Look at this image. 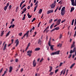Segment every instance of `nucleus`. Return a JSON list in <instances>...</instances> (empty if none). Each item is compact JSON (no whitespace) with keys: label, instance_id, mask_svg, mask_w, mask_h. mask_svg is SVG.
<instances>
[{"label":"nucleus","instance_id":"1","mask_svg":"<svg viewBox=\"0 0 76 76\" xmlns=\"http://www.w3.org/2000/svg\"><path fill=\"white\" fill-rule=\"evenodd\" d=\"M75 42H73V44L71 45V48H74L73 50H70L69 52L70 54H72L73 53L75 52V56H76V48L75 47Z\"/></svg>","mask_w":76,"mask_h":76},{"label":"nucleus","instance_id":"2","mask_svg":"<svg viewBox=\"0 0 76 76\" xmlns=\"http://www.w3.org/2000/svg\"><path fill=\"white\" fill-rule=\"evenodd\" d=\"M56 1L55 0L54 2L50 6L51 9H54L56 6Z\"/></svg>","mask_w":76,"mask_h":76},{"label":"nucleus","instance_id":"3","mask_svg":"<svg viewBox=\"0 0 76 76\" xmlns=\"http://www.w3.org/2000/svg\"><path fill=\"white\" fill-rule=\"evenodd\" d=\"M32 65L33 67H35L37 65V62L35 61V59H34Z\"/></svg>","mask_w":76,"mask_h":76},{"label":"nucleus","instance_id":"4","mask_svg":"<svg viewBox=\"0 0 76 76\" xmlns=\"http://www.w3.org/2000/svg\"><path fill=\"white\" fill-rule=\"evenodd\" d=\"M27 56H29V57H31V54L32 53V50H28L27 52Z\"/></svg>","mask_w":76,"mask_h":76},{"label":"nucleus","instance_id":"5","mask_svg":"<svg viewBox=\"0 0 76 76\" xmlns=\"http://www.w3.org/2000/svg\"><path fill=\"white\" fill-rule=\"evenodd\" d=\"M72 5V6H76V0L75 1V0H71Z\"/></svg>","mask_w":76,"mask_h":76},{"label":"nucleus","instance_id":"6","mask_svg":"<svg viewBox=\"0 0 76 76\" xmlns=\"http://www.w3.org/2000/svg\"><path fill=\"white\" fill-rule=\"evenodd\" d=\"M61 19H59L58 20L56 23V24H57V25H59L60 24V23H61Z\"/></svg>","mask_w":76,"mask_h":76},{"label":"nucleus","instance_id":"7","mask_svg":"<svg viewBox=\"0 0 76 76\" xmlns=\"http://www.w3.org/2000/svg\"><path fill=\"white\" fill-rule=\"evenodd\" d=\"M66 11H61V16H64L65 14Z\"/></svg>","mask_w":76,"mask_h":76},{"label":"nucleus","instance_id":"8","mask_svg":"<svg viewBox=\"0 0 76 76\" xmlns=\"http://www.w3.org/2000/svg\"><path fill=\"white\" fill-rule=\"evenodd\" d=\"M29 31H28L24 35V37H25V36H26V37H28V35L29 34Z\"/></svg>","mask_w":76,"mask_h":76},{"label":"nucleus","instance_id":"9","mask_svg":"<svg viewBox=\"0 0 76 76\" xmlns=\"http://www.w3.org/2000/svg\"><path fill=\"white\" fill-rule=\"evenodd\" d=\"M19 41H18V39H17L16 41L15 42V43H16V45H15L16 47H17L19 44Z\"/></svg>","mask_w":76,"mask_h":76},{"label":"nucleus","instance_id":"10","mask_svg":"<svg viewBox=\"0 0 76 76\" xmlns=\"http://www.w3.org/2000/svg\"><path fill=\"white\" fill-rule=\"evenodd\" d=\"M12 69L13 68H12V66H10V70L9 71L10 73H11L12 71Z\"/></svg>","mask_w":76,"mask_h":76},{"label":"nucleus","instance_id":"11","mask_svg":"<svg viewBox=\"0 0 76 76\" xmlns=\"http://www.w3.org/2000/svg\"><path fill=\"white\" fill-rule=\"evenodd\" d=\"M42 42V41H41V39H40L38 40V44H39L40 45H41V44Z\"/></svg>","mask_w":76,"mask_h":76},{"label":"nucleus","instance_id":"12","mask_svg":"<svg viewBox=\"0 0 76 76\" xmlns=\"http://www.w3.org/2000/svg\"><path fill=\"white\" fill-rule=\"evenodd\" d=\"M51 37H50V38L49 39V41L48 43V44L49 46H50V43L51 42Z\"/></svg>","mask_w":76,"mask_h":76},{"label":"nucleus","instance_id":"13","mask_svg":"<svg viewBox=\"0 0 76 76\" xmlns=\"http://www.w3.org/2000/svg\"><path fill=\"white\" fill-rule=\"evenodd\" d=\"M74 9H75L74 7H72L71 8L70 12H73V11L74 10Z\"/></svg>","mask_w":76,"mask_h":76},{"label":"nucleus","instance_id":"14","mask_svg":"<svg viewBox=\"0 0 76 76\" xmlns=\"http://www.w3.org/2000/svg\"><path fill=\"white\" fill-rule=\"evenodd\" d=\"M65 8H66L65 7H63L61 10V11H66V10H65Z\"/></svg>","mask_w":76,"mask_h":76},{"label":"nucleus","instance_id":"15","mask_svg":"<svg viewBox=\"0 0 76 76\" xmlns=\"http://www.w3.org/2000/svg\"><path fill=\"white\" fill-rule=\"evenodd\" d=\"M55 55L59 54H60V50H58V51L55 52Z\"/></svg>","mask_w":76,"mask_h":76},{"label":"nucleus","instance_id":"16","mask_svg":"<svg viewBox=\"0 0 76 76\" xmlns=\"http://www.w3.org/2000/svg\"><path fill=\"white\" fill-rule=\"evenodd\" d=\"M7 46V44H5L4 46V48H3V50L4 51L6 48V46Z\"/></svg>","mask_w":76,"mask_h":76},{"label":"nucleus","instance_id":"17","mask_svg":"<svg viewBox=\"0 0 76 76\" xmlns=\"http://www.w3.org/2000/svg\"><path fill=\"white\" fill-rule=\"evenodd\" d=\"M40 49V48H37L35 49V51H38Z\"/></svg>","mask_w":76,"mask_h":76},{"label":"nucleus","instance_id":"18","mask_svg":"<svg viewBox=\"0 0 76 76\" xmlns=\"http://www.w3.org/2000/svg\"><path fill=\"white\" fill-rule=\"evenodd\" d=\"M27 16H28V18H31V17H32V15H31L29 14V13H28L27 14Z\"/></svg>","mask_w":76,"mask_h":76},{"label":"nucleus","instance_id":"19","mask_svg":"<svg viewBox=\"0 0 76 76\" xmlns=\"http://www.w3.org/2000/svg\"><path fill=\"white\" fill-rule=\"evenodd\" d=\"M42 10L41 9H40V10L39 11V14H41V12H42Z\"/></svg>","mask_w":76,"mask_h":76},{"label":"nucleus","instance_id":"20","mask_svg":"<svg viewBox=\"0 0 76 76\" xmlns=\"http://www.w3.org/2000/svg\"><path fill=\"white\" fill-rule=\"evenodd\" d=\"M50 46H49L50 47V50H52V51H53V50H54V48H53V46H51L50 44Z\"/></svg>","mask_w":76,"mask_h":76},{"label":"nucleus","instance_id":"21","mask_svg":"<svg viewBox=\"0 0 76 76\" xmlns=\"http://www.w3.org/2000/svg\"><path fill=\"white\" fill-rule=\"evenodd\" d=\"M10 31H9L6 34V37H8V36H9V34H10Z\"/></svg>","mask_w":76,"mask_h":76},{"label":"nucleus","instance_id":"22","mask_svg":"<svg viewBox=\"0 0 76 76\" xmlns=\"http://www.w3.org/2000/svg\"><path fill=\"white\" fill-rule=\"evenodd\" d=\"M75 63H74L73 64H72L70 66V69H72V67H73L74 66H75Z\"/></svg>","mask_w":76,"mask_h":76},{"label":"nucleus","instance_id":"23","mask_svg":"<svg viewBox=\"0 0 76 76\" xmlns=\"http://www.w3.org/2000/svg\"><path fill=\"white\" fill-rule=\"evenodd\" d=\"M50 69L49 70V72H51V70H52L53 67L51 66H50Z\"/></svg>","mask_w":76,"mask_h":76},{"label":"nucleus","instance_id":"24","mask_svg":"<svg viewBox=\"0 0 76 76\" xmlns=\"http://www.w3.org/2000/svg\"><path fill=\"white\" fill-rule=\"evenodd\" d=\"M4 31H2V32L1 33V37H2V36H3V34H4Z\"/></svg>","mask_w":76,"mask_h":76},{"label":"nucleus","instance_id":"25","mask_svg":"<svg viewBox=\"0 0 76 76\" xmlns=\"http://www.w3.org/2000/svg\"><path fill=\"white\" fill-rule=\"evenodd\" d=\"M7 6H5L4 7V10L5 11H6V10H7Z\"/></svg>","mask_w":76,"mask_h":76},{"label":"nucleus","instance_id":"26","mask_svg":"<svg viewBox=\"0 0 76 76\" xmlns=\"http://www.w3.org/2000/svg\"><path fill=\"white\" fill-rule=\"evenodd\" d=\"M53 74H54V72H51L49 74V75H51V76H52Z\"/></svg>","mask_w":76,"mask_h":76},{"label":"nucleus","instance_id":"27","mask_svg":"<svg viewBox=\"0 0 76 76\" xmlns=\"http://www.w3.org/2000/svg\"><path fill=\"white\" fill-rule=\"evenodd\" d=\"M66 68H65L64 70V72L63 73V75H64L65 74V73L66 72Z\"/></svg>","mask_w":76,"mask_h":76},{"label":"nucleus","instance_id":"28","mask_svg":"<svg viewBox=\"0 0 76 76\" xmlns=\"http://www.w3.org/2000/svg\"><path fill=\"white\" fill-rule=\"evenodd\" d=\"M55 30H58L59 29V27H57L55 28Z\"/></svg>","mask_w":76,"mask_h":76},{"label":"nucleus","instance_id":"29","mask_svg":"<svg viewBox=\"0 0 76 76\" xmlns=\"http://www.w3.org/2000/svg\"><path fill=\"white\" fill-rule=\"evenodd\" d=\"M25 6H26V5H24L23 6H22L21 8V9H23V7H25Z\"/></svg>","mask_w":76,"mask_h":76},{"label":"nucleus","instance_id":"30","mask_svg":"<svg viewBox=\"0 0 76 76\" xmlns=\"http://www.w3.org/2000/svg\"><path fill=\"white\" fill-rule=\"evenodd\" d=\"M56 55V53L55 52L52 53H50V55H51V56H53V55Z\"/></svg>","mask_w":76,"mask_h":76},{"label":"nucleus","instance_id":"31","mask_svg":"<svg viewBox=\"0 0 76 76\" xmlns=\"http://www.w3.org/2000/svg\"><path fill=\"white\" fill-rule=\"evenodd\" d=\"M58 3L59 4H60H60H62V3H63V1H62L61 0V1H60L59 2H58Z\"/></svg>","mask_w":76,"mask_h":76},{"label":"nucleus","instance_id":"32","mask_svg":"<svg viewBox=\"0 0 76 76\" xmlns=\"http://www.w3.org/2000/svg\"><path fill=\"white\" fill-rule=\"evenodd\" d=\"M41 22H40L39 23L38 25L37 26V27L38 28H39V27L40 26V25H41Z\"/></svg>","mask_w":76,"mask_h":76},{"label":"nucleus","instance_id":"33","mask_svg":"<svg viewBox=\"0 0 76 76\" xmlns=\"http://www.w3.org/2000/svg\"><path fill=\"white\" fill-rule=\"evenodd\" d=\"M30 45H31V43L30 42H29L28 45L27 47H28V48H29V46H30Z\"/></svg>","mask_w":76,"mask_h":76},{"label":"nucleus","instance_id":"34","mask_svg":"<svg viewBox=\"0 0 76 76\" xmlns=\"http://www.w3.org/2000/svg\"><path fill=\"white\" fill-rule=\"evenodd\" d=\"M51 10H49L48 12H47V14H50V13H51Z\"/></svg>","mask_w":76,"mask_h":76},{"label":"nucleus","instance_id":"35","mask_svg":"<svg viewBox=\"0 0 76 76\" xmlns=\"http://www.w3.org/2000/svg\"><path fill=\"white\" fill-rule=\"evenodd\" d=\"M11 8H12V5H10L9 6V10H10Z\"/></svg>","mask_w":76,"mask_h":76},{"label":"nucleus","instance_id":"36","mask_svg":"<svg viewBox=\"0 0 76 76\" xmlns=\"http://www.w3.org/2000/svg\"><path fill=\"white\" fill-rule=\"evenodd\" d=\"M61 7H62V6H61L59 7V8L58 9L59 10H61Z\"/></svg>","mask_w":76,"mask_h":76},{"label":"nucleus","instance_id":"37","mask_svg":"<svg viewBox=\"0 0 76 76\" xmlns=\"http://www.w3.org/2000/svg\"><path fill=\"white\" fill-rule=\"evenodd\" d=\"M53 21V19H50L49 21V23H50Z\"/></svg>","mask_w":76,"mask_h":76},{"label":"nucleus","instance_id":"38","mask_svg":"<svg viewBox=\"0 0 76 76\" xmlns=\"http://www.w3.org/2000/svg\"><path fill=\"white\" fill-rule=\"evenodd\" d=\"M36 20V18H34L31 21L32 22H34V20Z\"/></svg>","mask_w":76,"mask_h":76},{"label":"nucleus","instance_id":"39","mask_svg":"<svg viewBox=\"0 0 76 76\" xmlns=\"http://www.w3.org/2000/svg\"><path fill=\"white\" fill-rule=\"evenodd\" d=\"M9 4H10L9 3H7V5L6 6L7 7H9Z\"/></svg>","mask_w":76,"mask_h":76},{"label":"nucleus","instance_id":"40","mask_svg":"<svg viewBox=\"0 0 76 76\" xmlns=\"http://www.w3.org/2000/svg\"><path fill=\"white\" fill-rule=\"evenodd\" d=\"M62 34H60V37H59V39H61V38H62Z\"/></svg>","mask_w":76,"mask_h":76},{"label":"nucleus","instance_id":"41","mask_svg":"<svg viewBox=\"0 0 76 76\" xmlns=\"http://www.w3.org/2000/svg\"><path fill=\"white\" fill-rule=\"evenodd\" d=\"M43 60H44V59H43V58H42L41 60L40 61V63H41L42 61H43Z\"/></svg>","mask_w":76,"mask_h":76},{"label":"nucleus","instance_id":"42","mask_svg":"<svg viewBox=\"0 0 76 76\" xmlns=\"http://www.w3.org/2000/svg\"><path fill=\"white\" fill-rule=\"evenodd\" d=\"M26 8H25L23 9V11L24 12H26Z\"/></svg>","mask_w":76,"mask_h":76},{"label":"nucleus","instance_id":"43","mask_svg":"<svg viewBox=\"0 0 76 76\" xmlns=\"http://www.w3.org/2000/svg\"><path fill=\"white\" fill-rule=\"evenodd\" d=\"M65 21H66V19H64V20H62L61 22V23H63V22H65Z\"/></svg>","mask_w":76,"mask_h":76},{"label":"nucleus","instance_id":"44","mask_svg":"<svg viewBox=\"0 0 76 76\" xmlns=\"http://www.w3.org/2000/svg\"><path fill=\"white\" fill-rule=\"evenodd\" d=\"M3 68H2L1 69V70L0 71V73H1V72H2V70H3Z\"/></svg>","mask_w":76,"mask_h":76},{"label":"nucleus","instance_id":"45","mask_svg":"<svg viewBox=\"0 0 76 76\" xmlns=\"http://www.w3.org/2000/svg\"><path fill=\"white\" fill-rule=\"evenodd\" d=\"M72 56V54H70L68 57L69 58H70L71 57V56Z\"/></svg>","mask_w":76,"mask_h":76},{"label":"nucleus","instance_id":"46","mask_svg":"<svg viewBox=\"0 0 76 76\" xmlns=\"http://www.w3.org/2000/svg\"><path fill=\"white\" fill-rule=\"evenodd\" d=\"M58 69H56L55 71V73H57L58 72Z\"/></svg>","mask_w":76,"mask_h":76},{"label":"nucleus","instance_id":"47","mask_svg":"<svg viewBox=\"0 0 76 76\" xmlns=\"http://www.w3.org/2000/svg\"><path fill=\"white\" fill-rule=\"evenodd\" d=\"M63 64V63L62 62H61L60 63V65H59V66H61V65H62Z\"/></svg>","mask_w":76,"mask_h":76},{"label":"nucleus","instance_id":"48","mask_svg":"<svg viewBox=\"0 0 76 76\" xmlns=\"http://www.w3.org/2000/svg\"><path fill=\"white\" fill-rule=\"evenodd\" d=\"M19 36H22V33H20L19 34Z\"/></svg>","mask_w":76,"mask_h":76},{"label":"nucleus","instance_id":"49","mask_svg":"<svg viewBox=\"0 0 76 76\" xmlns=\"http://www.w3.org/2000/svg\"><path fill=\"white\" fill-rule=\"evenodd\" d=\"M25 19V17H23V18H22V20H24Z\"/></svg>","mask_w":76,"mask_h":76},{"label":"nucleus","instance_id":"50","mask_svg":"<svg viewBox=\"0 0 76 76\" xmlns=\"http://www.w3.org/2000/svg\"><path fill=\"white\" fill-rule=\"evenodd\" d=\"M27 9L29 10V9H30V6H28L27 7Z\"/></svg>","mask_w":76,"mask_h":76},{"label":"nucleus","instance_id":"51","mask_svg":"<svg viewBox=\"0 0 76 76\" xmlns=\"http://www.w3.org/2000/svg\"><path fill=\"white\" fill-rule=\"evenodd\" d=\"M31 29L32 30H34V29H35V27L34 26H33L32 28H31Z\"/></svg>","mask_w":76,"mask_h":76},{"label":"nucleus","instance_id":"52","mask_svg":"<svg viewBox=\"0 0 76 76\" xmlns=\"http://www.w3.org/2000/svg\"><path fill=\"white\" fill-rule=\"evenodd\" d=\"M57 20H58V18L55 19L54 20V22H56V21H57Z\"/></svg>","mask_w":76,"mask_h":76},{"label":"nucleus","instance_id":"53","mask_svg":"<svg viewBox=\"0 0 76 76\" xmlns=\"http://www.w3.org/2000/svg\"><path fill=\"white\" fill-rule=\"evenodd\" d=\"M25 2V1H22L21 3L22 4H23V3H24V2Z\"/></svg>","mask_w":76,"mask_h":76},{"label":"nucleus","instance_id":"54","mask_svg":"<svg viewBox=\"0 0 76 76\" xmlns=\"http://www.w3.org/2000/svg\"><path fill=\"white\" fill-rule=\"evenodd\" d=\"M23 71V68H22L21 69V72H22Z\"/></svg>","mask_w":76,"mask_h":76},{"label":"nucleus","instance_id":"55","mask_svg":"<svg viewBox=\"0 0 76 76\" xmlns=\"http://www.w3.org/2000/svg\"><path fill=\"white\" fill-rule=\"evenodd\" d=\"M33 6V4L32 3H31L30 4V7H32Z\"/></svg>","mask_w":76,"mask_h":76},{"label":"nucleus","instance_id":"56","mask_svg":"<svg viewBox=\"0 0 76 76\" xmlns=\"http://www.w3.org/2000/svg\"><path fill=\"white\" fill-rule=\"evenodd\" d=\"M18 59H15V62H18Z\"/></svg>","mask_w":76,"mask_h":76},{"label":"nucleus","instance_id":"57","mask_svg":"<svg viewBox=\"0 0 76 76\" xmlns=\"http://www.w3.org/2000/svg\"><path fill=\"white\" fill-rule=\"evenodd\" d=\"M15 26V25H14V24H13L12 26V28H14Z\"/></svg>","mask_w":76,"mask_h":76},{"label":"nucleus","instance_id":"58","mask_svg":"<svg viewBox=\"0 0 76 76\" xmlns=\"http://www.w3.org/2000/svg\"><path fill=\"white\" fill-rule=\"evenodd\" d=\"M1 44H2V41H0V45H1Z\"/></svg>","mask_w":76,"mask_h":76},{"label":"nucleus","instance_id":"59","mask_svg":"<svg viewBox=\"0 0 76 76\" xmlns=\"http://www.w3.org/2000/svg\"><path fill=\"white\" fill-rule=\"evenodd\" d=\"M58 25H57V24H56V25H55L54 26V28H55V27H56V26H58Z\"/></svg>","mask_w":76,"mask_h":76},{"label":"nucleus","instance_id":"60","mask_svg":"<svg viewBox=\"0 0 76 76\" xmlns=\"http://www.w3.org/2000/svg\"><path fill=\"white\" fill-rule=\"evenodd\" d=\"M37 7H38V4L36 6L34 7V8H36L37 9Z\"/></svg>","mask_w":76,"mask_h":76},{"label":"nucleus","instance_id":"61","mask_svg":"<svg viewBox=\"0 0 76 76\" xmlns=\"http://www.w3.org/2000/svg\"><path fill=\"white\" fill-rule=\"evenodd\" d=\"M53 26H50V29H52V28H53Z\"/></svg>","mask_w":76,"mask_h":76},{"label":"nucleus","instance_id":"62","mask_svg":"<svg viewBox=\"0 0 76 76\" xmlns=\"http://www.w3.org/2000/svg\"><path fill=\"white\" fill-rule=\"evenodd\" d=\"M12 22H14V21H15V19H14V18H12Z\"/></svg>","mask_w":76,"mask_h":76},{"label":"nucleus","instance_id":"63","mask_svg":"<svg viewBox=\"0 0 76 76\" xmlns=\"http://www.w3.org/2000/svg\"><path fill=\"white\" fill-rule=\"evenodd\" d=\"M37 72L39 71V68H38L37 69Z\"/></svg>","mask_w":76,"mask_h":76},{"label":"nucleus","instance_id":"64","mask_svg":"<svg viewBox=\"0 0 76 76\" xmlns=\"http://www.w3.org/2000/svg\"><path fill=\"white\" fill-rule=\"evenodd\" d=\"M54 23H53V24H52V25H51V26H54Z\"/></svg>","mask_w":76,"mask_h":76}]
</instances>
